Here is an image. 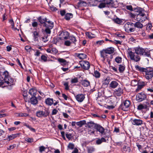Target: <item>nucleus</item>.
<instances>
[{
	"mask_svg": "<svg viewBox=\"0 0 153 153\" xmlns=\"http://www.w3.org/2000/svg\"><path fill=\"white\" fill-rule=\"evenodd\" d=\"M103 1L104 2L100 3L98 6L99 8L109 7L112 6L114 4V2L112 0H104Z\"/></svg>",
	"mask_w": 153,
	"mask_h": 153,
	"instance_id": "6",
	"label": "nucleus"
},
{
	"mask_svg": "<svg viewBox=\"0 0 153 153\" xmlns=\"http://www.w3.org/2000/svg\"><path fill=\"white\" fill-rule=\"evenodd\" d=\"M5 81H4V79L2 78H0V86L4 84L5 86H7V84H5Z\"/></svg>",
	"mask_w": 153,
	"mask_h": 153,
	"instance_id": "48",
	"label": "nucleus"
},
{
	"mask_svg": "<svg viewBox=\"0 0 153 153\" xmlns=\"http://www.w3.org/2000/svg\"><path fill=\"white\" fill-rule=\"evenodd\" d=\"M87 150L88 153H92L95 151V148L93 147H87Z\"/></svg>",
	"mask_w": 153,
	"mask_h": 153,
	"instance_id": "40",
	"label": "nucleus"
},
{
	"mask_svg": "<svg viewBox=\"0 0 153 153\" xmlns=\"http://www.w3.org/2000/svg\"><path fill=\"white\" fill-rule=\"evenodd\" d=\"M86 124L88 128H92L93 127H94V126L95 128V125H97V124L94 123L92 122H88Z\"/></svg>",
	"mask_w": 153,
	"mask_h": 153,
	"instance_id": "32",
	"label": "nucleus"
},
{
	"mask_svg": "<svg viewBox=\"0 0 153 153\" xmlns=\"http://www.w3.org/2000/svg\"><path fill=\"white\" fill-rule=\"evenodd\" d=\"M46 148L43 146H41L39 147V151L40 152H42L44 151Z\"/></svg>",
	"mask_w": 153,
	"mask_h": 153,
	"instance_id": "50",
	"label": "nucleus"
},
{
	"mask_svg": "<svg viewBox=\"0 0 153 153\" xmlns=\"http://www.w3.org/2000/svg\"><path fill=\"white\" fill-rule=\"evenodd\" d=\"M31 48V47L29 46H26L25 47V49L27 52H30V50Z\"/></svg>",
	"mask_w": 153,
	"mask_h": 153,
	"instance_id": "56",
	"label": "nucleus"
},
{
	"mask_svg": "<svg viewBox=\"0 0 153 153\" xmlns=\"http://www.w3.org/2000/svg\"><path fill=\"white\" fill-rule=\"evenodd\" d=\"M69 39L75 45H76L77 40L75 37L73 36H69Z\"/></svg>",
	"mask_w": 153,
	"mask_h": 153,
	"instance_id": "36",
	"label": "nucleus"
},
{
	"mask_svg": "<svg viewBox=\"0 0 153 153\" xmlns=\"http://www.w3.org/2000/svg\"><path fill=\"white\" fill-rule=\"evenodd\" d=\"M77 126L79 127H81L84 124H86V121L85 120H81L77 122L76 123Z\"/></svg>",
	"mask_w": 153,
	"mask_h": 153,
	"instance_id": "31",
	"label": "nucleus"
},
{
	"mask_svg": "<svg viewBox=\"0 0 153 153\" xmlns=\"http://www.w3.org/2000/svg\"><path fill=\"white\" fill-rule=\"evenodd\" d=\"M65 45L67 46H69L71 44V42L68 40L66 41L64 43Z\"/></svg>",
	"mask_w": 153,
	"mask_h": 153,
	"instance_id": "61",
	"label": "nucleus"
},
{
	"mask_svg": "<svg viewBox=\"0 0 153 153\" xmlns=\"http://www.w3.org/2000/svg\"><path fill=\"white\" fill-rule=\"evenodd\" d=\"M73 15L71 13H68L66 14L65 16V19L66 20H69L72 17Z\"/></svg>",
	"mask_w": 153,
	"mask_h": 153,
	"instance_id": "41",
	"label": "nucleus"
},
{
	"mask_svg": "<svg viewBox=\"0 0 153 153\" xmlns=\"http://www.w3.org/2000/svg\"><path fill=\"white\" fill-rule=\"evenodd\" d=\"M33 37L34 40V41H38L39 37V34L38 32L36 31H34L33 32Z\"/></svg>",
	"mask_w": 153,
	"mask_h": 153,
	"instance_id": "21",
	"label": "nucleus"
},
{
	"mask_svg": "<svg viewBox=\"0 0 153 153\" xmlns=\"http://www.w3.org/2000/svg\"><path fill=\"white\" fill-rule=\"evenodd\" d=\"M152 25L151 24H148L147 26L146 29L148 30H150L152 27Z\"/></svg>",
	"mask_w": 153,
	"mask_h": 153,
	"instance_id": "64",
	"label": "nucleus"
},
{
	"mask_svg": "<svg viewBox=\"0 0 153 153\" xmlns=\"http://www.w3.org/2000/svg\"><path fill=\"white\" fill-rule=\"evenodd\" d=\"M110 81V78L109 77H107L104 81H102L103 84L107 85L109 84Z\"/></svg>",
	"mask_w": 153,
	"mask_h": 153,
	"instance_id": "35",
	"label": "nucleus"
},
{
	"mask_svg": "<svg viewBox=\"0 0 153 153\" xmlns=\"http://www.w3.org/2000/svg\"><path fill=\"white\" fill-rule=\"evenodd\" d=\"M41 59L44 62L47 61V57L45 55H42L41 57Z\"/></svg>",
	"mask_w": 153,
	"mask_h": 153,
	"instance_id": "49",
	"label": "nucleus"
},
{
	"mask_svg": "<svg viewBox=\"0 0 153 153\" xmlns=\"http://www.w3.org/2000/svg\"><path fill=\"white\" fill-rule=\"evenodd\" d=\"M78 82V79L77 78H75L74 79H72L71 82L72 83H76Z\"/></svg>",
	"mask_w": 153,
	"mask_h": 153,
	"instance_id": "53",
	"label": "nucleus"
},
{
	"mask_svg": "<svg viewBox=\"0 0 153 153\" xmlns=\"http://www.w3.org/2000/svg\"><path fill=\"white\" fill-rule=\"evenodd\" d=\"M104 42V41L103 40H100L99 41L96 42V44L97 45H101L102 43H103Z\"/></svg>",
	"mask_w": 153,
	"mask_h": 153,
	"instance_id": "63",
	"label": "nucleus"
},
{
	"mask_svg": "<svg viewBox=\"0 0 153 153\" xmlns=\"http://www.w3.org/2000/svg\"><path fill=\"white\" fill-rule=\"evenodd\" d=\"M18 135L17 134H15L8 136V137L7 138V140L10 141L14 139Z\"/></svg>",
	"mask_w": 153,
	"mask_h": 153,
	"instance_id": "27",
	"label": "nucleus"
},
{
	"mask_svg": "<svg viewBox=\"0 0 153 153\" xmlns=\"http://www.w3.org/2000/svg\"><path fill=\"white\" fill-rule=\"evenodd\" d=\"M25 140L29 143H32L33 142V139L30 138H27L25 139Z\"/></svg>",
	"mask_w": 153,
	"mask_h": 153,
	"instance_id": "54",
	"label": "nucleus"
},
{
	"mask_svg": "<svg viewBox=\"0 0 153 153\" xmlns=\"http://www.w3.org/2000/svg\"><path fill=\"white\" fill-rule=\"evenodd\" d=\"M79 64L82 68L88 70L90 67V64L87 61L82 60L79 62Z\"/></svg>",
	"mask_w": 153,
	"mask_h": 153,
	"instance_id": "10",
	"label": "nucleus"
},
{
	"mask_svg": "<svg viewBox=\"0 0 153 153\" xmlns=\"http://www.w3.org/2000/svg\"><path fill=\"white\" fill-rule=\"evenodd\" d=\"M57 60L61 65L63 66L68 65V63L66 61L63 59L59 58Z\"/></svg>",
	"mask_w": 153,
	"mask_h": 153,
	"instance_id": "20",
	"label": "nucleus"
},
{
	"mask_svg": "<svg viewBox=\"0 0 153 153\" xmlns=\"http://www.w3.org/2000/svg\"><path fill=\"white\" fill-rule=\"evenodd\" d=\"M146 98V95L143 93L138 94L137 95L136 97V100L139 102H141L145 100Z\"/></svg>",
	"mask_w": 153,
	"mask_h": 153,
	"instance_id": "11",
	"label": "nucleus"
},
{
	"mask_svg": "<svg viewBox=\"0 0 153 153\" xmlns=\"http://www.w3.org/2000/svg\"><path fill=\"white\" fill-rule=\"evenodd\" d=\"M85 34L86 35L89 39L94 38H95L96 36L95 34L92 33L91 32H87Z\"/></svg>",
	"mask_w": 153,
	"mask_h": 153,
	"instance_id": "29",
	"label": "nucleus"
},
{
	"mask_svg": "<svg viewBox=\"0 0 153 153\" xmlns=\"http://www.w3.org/2000/svg\"><path fill=\"white\" fill-rule=\"evenodd\" d=\"M31 103L33 105H36L38 103V100L35 96L32 97L30 99Z\"/></svg>",
	"mask_w": 153,
	"mask_h": 153,
	"instance_id": "23",
	"label": "nucleus"
},
{
	"mask_svg": "<svg viewBox=\"0 0 153 153\" xmlns=\"http://www.w3.org/2000/svg\"><path fill=\"white\" fill-rule=\"evenodd\" d=\"M37 90L35 88H32L30 89L29 91V94L33 96H36Z\"/></svg>",
	"mask_w": 153,
	"mask_h": 153,
	"instance_id": "25",
	"label": "nucleus"
},
{
	"mask_svg": "<svg viewBox=\"0 0 153 153\" xmlns=\"http://www.w3.org/2000/svg\"><path fill=\"white\" fill-rule=\"evenodd\" d=\"M58 112V111L56 109H54L52 110L51 114L52 115H56Z\"/></svg>",
	"mask_w": 153,
	"mask_h": 153,
	"instance_id": "59",
	"label": "nucleus"
},
{
	"mask_svg": "<svg viewBox=\"0 0 153 153\" xmlns=\"http://www.w3.org/2000/svg\"><path fill=\"white\" fill-rule=\"evenodd\" d=\"M131 84H133L134 85H135L137 84H138V83L137 80L134 79L132 81Z\"/></svg>",
	"mask_w": 153,
	"mask_h": 153,
	"instance_id": "62",
	"label": "nucleus"
},
{
	"mask_svg": "<svg viewBox=\"0 0 153 153\" xmlns=\"http://www.w3.org/2000/svg\"><path fill=\"white\" fill-rule=\"evenodd\" d=\"M130 102L128 100L124 101L120 105V107L123 110L126 111L129 109Z\"/></svg>",
	"mask_w": 153,
	"mask_h": 153,
	"instance_id": "8",
	"label": "nucleus"
},
{
	"mask_svg": "<svg viewBox=\"0 0 153 153\" xmlns=\"http://www.w3.org/2000/svg\"><path fill=\"white\" fill-rule=\"evenodd\" d=\"M133 25L134 27V28L135 29L136 27L139 29H142L143 26V25L139 22H136L135 23H134Z\"/></svg>",
	"mask_w": 153,
	"mask_h": 153,
	"instance_id": "22",
	"label": "nucleus"
},
{
	"mask_svg": "<svg viewBox=\"0 0 153 153\" xmlns=\"http://www.w3.org/2000/svg\"><path fill=\"white\" fill-rule=\"evenodd\" d=\"M76 100L78 102H82L85 98V95L82 94H79L74 95Z\"/></svg>",
	"mask_w": 153,
	"mask_h": 153,
	"instance_id": "12",
	"label": "nucleus"
},
{
	"mask_svg": "<svg viewBox=\"0 0 153 153\" xmlns=\"http://www.w3.org/2000/svg\"><path fill=\"white\" fill-rule=\"evenodd\" d=\"M146 107V105L140 104L138 106L137 109L139 110H141L142 109H145Z\"/></svg>",
	"mask_w": 153,
	"mask_h": 153,
	"instance_id": "47",
	"label": "nucleus"
},
{
	"mask_svg": "<svg viewBox=\"0 0 153 153\" xmlns=\"http://www.w3.org/2000/svg\"><path fill=\"white\" fill-rule=\"evenodd\" d=\"M148 87V88H147V90L148 91H149L151 93H153V84H152L150 86Z\"/></svg>",
	"mask_w": 153,
	"mask_h": 153,
	"instance_id": "46",
	"label": "nucleus"
},
{
	"mask_svg": "<svg viewBox=\"0 0 153 153\" xmlns=\"http://www.w3.org/2000/svg\"><path fill=\"white\" fill-rule=\"evenodd\" d=\"M115 62L117 63H120L122 61V58L120 56L117 57L115 59Z\"/></svg>",
	"mask_w": 153,
	"mask_h": 153,
	"instance_id": "42",
	"label": "nucleus"
},
{
	"mask_svg": "<svg viewBox=\"0 0 153 153\" xmlns=\"http://www.w3.org/2000/svg\"><path fill=\"white\" fill-rule=\"evenodd\" d=\"M114 51V49L113 48L109 47L102 50L100 51V55L103 58L104 60H105L106 55L105 54H111L113 53Z\"/></svg>",
	"mask_w": 153,
	"mask_h": 153,
	"instance_id": "5",
	"label": "nucleus"
},
{
	"mask_svg": "<svg viewBox=\"0 0 153 153\" xmlns=\"http://www.w3.org/2000/svg\"><path fill=\"white\" fill-rule=\"evenodd\" d=\"M37 19L39 22L40 23V24L43 25H44L46 21L48 20L46 17L43 18L42 16H39Z\"/></svg>",
	"mask_w": 153,
	"mask_h": 153,
	"instance_id": "19",
	"label": "nucleus"
},
{
	"mask_svg": "<svg viewBox=\"0 0 153 153\" xmlns=\"http://www.w3.org/2000/svg\"><path fill=\"white\" fill-rule=\"evenodd\" d=\"M43 26L46 28L52 29L53 27V23L49 20L46 21Z\"/></svg>",
	"mask_w": 153,
	"mask_h": 153,
	"instance_id": "14",
	"label": "nucleus"
},
{
	"mask_svg": "<svg viewBox=\"0 0 153 153\" xmlns=\"http://www.w3.org/2000/svg\"><path fill=\"white\" fill-rule=\"evenodd\" d=\"M82 84L84 86L86 87L90 85V82L87 80H84L82 81Z\"/></svg>",
	"mask_w": 153,
	"mask_h": 153,
	"instance_id": "33",
	"label": "nucleus"
},
{
	"mask_svg": "<svg viewBox=\"0 0 153 153\" xmlns=\"http://www.w3.org/2000/svg\"><path fill=\"white\" fill-rule=\"evenodd\" d=\"M97 1L96 0H89V3L91 6H96L97 4Z\"/></svg>",
	"mask_w": 153,
	"mask_h": 153,
	"instance_id": "37",
	"label": "nucleus"
},
{
	"mask_svg": "<svg viewBox=\"0 0 153 153\" xmlns=\"http://www.w3.org/2000/svg\"><path fill=\"white\" fill-rule=\"evenodd\" d=\"M128 55L129 56L131 60L135 62H138L140 60L141 58L139 55L136 54L135 52H133L129 49L128 51Z\"/></svg>",
	"mask_w": 153,
	"mask_h": 153,
	"instance_id": "4",
	"label": "nucleus"
},
{
	"mask_svg": "<svg viewBox=\"0 0 153 153\" xmlns=\"http://www.w3.org/2000/svg\"><path fill=\"white\" fill-rule=\"evenodd\" d=\"M113 21L117 24H120L122 22L121 19H120L118 18H116L113 19Z\"/></svg>",
	"mask_w": 153,
	"mask_h": 153,
	"instance_id": "45",
	"label": "nucleus"
},
{
	"mask_svg": "<svg viewBox=\"0 0 153 153\" xmlns=\"http://www.w3.org/2000/svg\"><path fill=\"white\" fill-rule=\"evenodd\" d=\"M118 81L117 80L112 81L109 84L110 87L113 89L116 88L119 85Z\"/></svg>",
	"mask_w": 153,
	"mask_h": 153,
	"instance_id": "17",
	"label": "nucleus"
},
{
	"mask_svg": "<svg viewBox=\"0 0 153 153\" xmlns=\"http://www.w3.org/2000/svg\"><path fill=\"white\" fill-rule=\"evenodd\" d=\"M136 70L144 75L145 78L147 79H151L153 77V68L152 67H141L138 65L135 66Z\"/></svg>",
	"mask_w": 153,
	"mask_h": 153,
	"instance_id": "1",
	"label": "nucleus"
},
{
	"mask_svg": "<svg viewBox=\"0 0 153 153\" xmlns=\"http://www.w3.org/2000/svg\"><path fill=\"white\" fill-rule=\"evenodd\" d=\"M106 140L105 138L102 137L101 139L98 138L96 140V143L97 145L101 144L102 142H106Z\"/></svg>",
	"mask_w": 153,
	"mask_h": 153,
	"instance_id": "26",
	"label": "nucleus"
},
{
	"mask_svg": "<svg viewBox=\"0 0 153 153\" xmlns=\"http://www.w3.org/2000/svg\"><path fill=\"white\" fill-rule=\"evenodd\" d=\"M123 93V89L121 87H119L114 91L115 95L117 96H120Z\"/></svg>",
	"mask_w": 153,
	"mask_h": 153,
	"instance_id": "15",
	"label": "nucleus"
},
{
	"mask_svg": "<svg viewBox=\"0 0 153 153\" xmlns=\"http://www.w3.org/2000/svg\"><path fill=\"white\" fill-rule=\"evenodd\" d=\"M86 2L80 0L78 3V7H82L83 6H85L86 5Z\"/></svg>",
	"mask_w": 153,
	"mask_h": 153,
	"instance_id": "30",
	"label": "nucleus"
},
{
	"mask_svg": "<svg viewBox=\"0 0 153 153\" xmlns=\"http://www.w3.org/2000/svg\"><path fill=\"white\" fill-rule=\"evenodd\" d=\"M16 114H17V116L18 117H25L27 116H29L28 114L25 113H17Z\"/></svg>",
	"mask_w": 153,
	"mask_h": 153,
	"instance_id": "38",
	"label": "nucleus"
},
{
	"mask_svg": "<svg viewBox=\"0 0 153 153\" xmlns=\"http://www.w3.org/2000/svg\"><path fill=\"white\" fill-rule=\"evenodd\" d=\"M74 145L72 143H70L68 146V147L71 149H73L74 148Z\"/></svg>",
	"mask_w": 153,
	"mask_h": 153,
	"instance_id": "51",
	"label": "nucleus"
},
{
	"mask_svg": "<svg viewBox=\"0 0 153 153\" xmlns=\"http://www.w3.org/2000/svg\"><path fill=\"white\" fill-rule=\"evenodd\" d=\"M24 126H26L27 128H28L30 131L35 132H36V130L35 128H32L31 126L27 125L26 124H24Z\"/></svg>",
	"mask_w": 153,
	"mask_h": 153,
	"instance_id": "43",
	"label": "nucleus"
},
{
	"mask_svg": "<svg viewBox=\"0 0 153 153\" xmlns=\"http://www.w3.org/2000/svg\"><path fill=\"white\" fill-rule=\"evenodd\" d=\"M32 25L33 27H37L38 25V23L36 22H34L32 23Z\"/></svg>",
	"mask_w": 153,
	"mask_h": 153,
	"instance_id": "58",
	"label": "nucleus"
},
{
	"mask_svg": "<svg viewBox=\"0 0 153 153\" xmlns=\"http://www.w3.org/2000/svg\"><path fill=\"white\" fill-rule=\"evenodd\" d=\"M49 112L47 110L45 109L44 111L39 110L36 113V116L39 117H46L49 114Z\"/></svg>",
	"mask_w": 153,
	"mask_h": 153,
	"instance_id": "9",
	"label": "nucleus"
},
{
	"mask_svg": "<svg viewBox=\"0 0 153 153\" xmlns=\"http://www.w3.org/2000/svg\"><path fill=\"white\" fill-rule=\"evenodd\" d=\"M93 76L96 78H98L100 77V72L97 71H94Z\"/></svg>",
	"mask_w": 153,
	"mask_h": 153,
	"instance_id": "39",
	"label": "nucleus"
},
{
	"mask_svg": "<svg viewBox=\"0 0 153 153\" xmlns=\"http://www.w3.org/2000/svg\"><path fill=\"white\" fill-rule=\"evenodd\" d=\"M126 8L127 9L130 11H132L133 10V8L131 5H127L126 6Z\"/></svg>",
	"mask_w": 153,
	"mask_h": 153,
	"instance_id": "57",
	"label": "nucleus"
},
{
	"mask_svg": "<svg viewBox=\"0 0 153 153\" xmlns=\"http://www.w3.org/2000/svg\"><path fill=\"white\" fill-rule=\"evenodd\" d=\"M134 50L137 54L148 57H151L150 50L148 48H144L138 46L134 48Z\"/></svg>",
	"mask_w": 153,
	"mask_h": 153,
	"instance_id": "2",
	"label": "nucleus"
},
{
	"mask_svg": "<svg viewBox=\"0 0 153 153\" xmlns=\"http://www.w3.org/2000/svg\"><path fill=\"white\" fill-rule=\"evenodd\" d=\"M64 85L65 87V89L66 90H68L69 89L68 86V82H66L64 83Z\"/></svg>",
	"mask_w": 153,
	"mask_h": 153,
	"instance_id": "52",
	"label": "nucleus"
},
{
	"mask_svg": "<svg viewBox=\"0 0 153 153\" xmlns=\"http://www.w3.org/2000/svg\"><path fill=\"white\" fill-rule=\"evenodd\" d=\"M60 36H62L60 37L61 39H68L69 36V33L66 31L65 32H62L60 34Z\"/></svg>",
	"mask_w": 153,
	"mask_h": 153,
	"instance_id": "18",
	"label": "nucleus"
},
{
	"mask_svg": "<svg viewBox=\"0 0 153 153\" xmlns=\"http://www.w3.org/2000/svg\"><path fill=\"white\" fill-rule=\"evenodd\" d=\"M142 85H140L138 84L137 88L136 90V91L137 92H138L140 90H141V88L143 87V86H142Z\"/></svg>",
	"mask_w": 153,
	"mask_h": 153,
	"instance_id": "55",
	"label": "nucleus"
},
{
	"mask_svg": "<svg viewBox=\"0 0 153 153\" xmlns=\"http://www.w3.org/2000/svg\"><path fill=\"white\" fill-rule=\"evenodd\" d=\"M95 128L102 134H105V129L104 128L99 125H95Z\"/></svg>",
	"mask_w": 153,
	"mask_h": 153,
	"instance_id": "13",
	"label": "nucleus"
},
{
	"mask_svg": "<svg viewBox=\"0 0 153 153\" xmlns=\"http://www.w3.org/2000/svg\"><path fill=\"white\" fill-rule=\"evenodd\" d=\"M138 84L139 85H142V86L143 87L145 85H146L147 87H149V82H143V81H140L139 83Z\"/></svg>",
	"mask_w": 153,
	"mask_h": 153,
	"instance_id": "44",
	"label": "nucleus"
},
{
	"mask_svg": "<svg viewBox=\"0 0 153 153\" xmlns=\"http://www.w3.org/2000/svg\"><path fill=\"white\" fill-rule=\"evenodd\" d=\"M77 56L79 59H86L87 57V55L84 53L76 54Z\"/></svg>",
	"mask_w": 153,
	"mask_h": 153,
	"instance_id": "28",
	"label": "nucleus"
},
{
	"mask_svg": "<svg viewBox=\"0 0 153 153\" xmlns=\"http://www.w3.org/2000/svg\"><path fill=\"white\" fill-rule=\"evenodd\" d=\"M143 121L142 120L139 119H134L132 120V123L133 125L140 126L143 124Z\"/></svg>",
	"mask_w": 153,
	"mask_h": 153,
	"instance_id": "16",
	"label": "nucleus"
},
{
	"mask_svg": "<svg viewBox=\"0 0 153 153\" xmlns=\"http://www.w3.org/2000/svg\"><path fill=\"white\" fill-rule=\"evenodd\" d=\"M66 137L70 140L71 138V134H66Z\"/></svg>",
	"mask_w": 153,
	"mask_h": 153,
	"instance_id": "60",
	"label": "nucleus"
},
{
	"mask_svg": "<svg viewBox=\"0 0 153 153\" xmlns=\"http://www.w3.org/2000/svg\"><path fill=\"white\" fill-rule=\"evenodd\" d=\"M134 23L128 22L125 24L124 27L125 30L128 33L133 32L135 28L133 27Z\"/></svg>",
	"mask_w": 153,
	"mask_h": 153,
	"instance_id": "7",
	"label": "nucleus"
},
{
	"mask_svg": "<svg viewBox=\"0 0 153 153\" xmlns=\"http://www.w3.org/2000/svg\"><path fill=\"white\" fill-rule=\"evenodd\" d=\"M45 102L47 105L51 106L53 103V100L52 98H48L45 100Z\"/></svg>",
	"mask_w": 153,
	"mask_h": 153,
	"instance_id": "24",
	"label": "nucleus"
},
{
	"mask_svg": "<svg viewBox=\"0 0 153 153\" xmlns=\"http://www.w3.org/2000/svg\"><path fill=\"white\" fill-rule=\"evenodd\" d=\"M3 75L4 76V81H5V84H7V86H11L13 85V80L10 78V79H9V73L7 71H5L3 73Z\"/></svg>",
	"mask_w": 153,
	"mask_h": 153,
	"instance_id": "3",
	"label": "nucleus"
},
{
	"mask_svg": "<svg viewBox=\"0 0 153 153\" xmlns=\"http://www.w3.org/2000/svg\"><path fill=\"white\" fill-rule=\"evenodd\" d=\"M125 69V66L124 65H119V71L120 73H123Z\"/></svg>",
	"mask_w": 153,
	"mask_h": 153,
	"instance_id": "34",
	"label": "nucleus"
}]
</instances>
